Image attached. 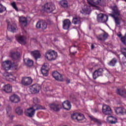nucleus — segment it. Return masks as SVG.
Returning <instances> with one entry per match:
<instances>
[{
    "label": "nucleus",
    "mask_w": 126,
    "mask_h": 126,
    "mask_svg": "<svg viewBox=\"0 0 126 126\" xmlns=\"http://www.w3.org/2000/svg\"><path fill=\"white\" fill-rule=\"evenodd\" d=\"M36 28H38V29H40L41 28L42 29V25H40V26L38 25V22L36 24Z\"/></svg>",
    "instance_id": "49530a36"
},
{
    "label": "nucleus",
    "mask_w": 126,
    "mask_h": 126,
    "mask_svg": "<svg viewBox=\"0 0 126 126\" xmlns=\"http://www.w3.org/2000/svg\"><path fill=\"white\" fill-rule=\"evenodd\" d=\"M7 40H9V41H11V38L7 37Z\"/></svg>",
    "instance_id": "603ef678"
},
{
    "label": "nucleus",
    "mask_w": 126,
    "mask_h": 126,
    "mask_svg": "<svg viewBox=\"0 0 126 126\" xmlns=\"http://www.w3.org/2000/svg\"><path fill=\"white\" fill-rule=\"evenodd\" d=\"M110 8L112 10V12L109 14V16L114 18L116 25H120L121 24V19L119 18V16H121V11L116 5L110 7Z\"/></svg>",
    "instance_id": "f257e3e1"
},
{
    "label": "nucleus",
    "mask_w": 126,
    "mask_h": 126,
    "mask_svg": "<svg viewBox=\"0 0 126 126\" xmlns=\"http://www.w3.org/2000/svg\"><path fill=\"white\" fill-rule=\"evenodd\" d=\"M15 113L18 116H22L23 115V110L20 106H18L15 109Z\"/></svg>",
    "instance_id": "2f4dec72"
},
{
    "label": "nucleus",
    "mask_w": 126,
    "mask_h": 126,
    "mask_svg": "<svg viewBox=\"0 0 126 126\" xmlns=\"http://www.w3.org/2000/svg\"><path fill=\"white\" fill-rule=\"evenodd\" d=\"M48 70L44 69V67H41V73L44 76H47L48 75Z\"/></svg>",
    "instance_id": "c9c22d12"
},
{
    "label": "nucleus",
    "mask_w": 126,
    "mask_h": 126,
    "mask_svg": "<svg viewBox=\"0 0 126 126\" xmlns=\"http://www.w3.org/2000/svg\"><path fill=\"white\" fill-rule=\"evenodd\" d=\"M118 63V60L116 58L112 59L108 63V64L110 66H115L117 63Z\"/></svg>",
    "instance_id": "473e14b6"
},
{
    "label": "nucleus",
    "mask_w": 126,
    "mask_h": 126,
    "mask_svg": "<svg viewBox=\"0 0 126 126\" xmlns=\"http://www.w3.org/2000/svg\"><path fill=\"white\" fill-rule=\"evenodd\" d=\"M71 25V22L69 19H65L63 21V29L65 30H68L69 27Z\"/></svg>",
    "instance_id": "f8f14e48"
},
{
    "label": "nucleus",
    "mask_w": 126,
    "mask_h": 126,
    "mask_svg": "<svg viewBox=\"0 0 126 126\" xmlns=\"http://www.w3.org/2000/svg\"><path fill=\"white\" fill-rule=\"evenodd\" d=\"M31 108L35 112H36V111H37V110H43V109H44V107H43V106L37 104L33 105Z\"/></svg>",
    "instance_id": "cd10ccee"
},
{
    "label": "nucleus",
    "mask_w": 126,
    "mask_h": 126,
    "mask_svg": "<svg viewBox=\"0 0 126 126\" xmlns=\"http://www.w3.org/2000/svg\"><path fill=\"white\" fill-rule=\"evenodd\" d=\"M60 4L61 7L64 8V9H67L69 7V5H68V2L66 0H62L60 2Z\"/></svg>",
    "instance_id": "dca6fc26"
},
{
    "label": "nucleus",
    "mask_w": 126,
    "mask_h": 126,
    "mask_svg": "<svg viewBox=\"0 0 126 126\" xmlns=\"http://www.w3.org/2000/svg\"><path fill=\"white\" fill-rule=\"evenodd\" d=\"M10 101L12 103H19L20 102V97L17 94H13L9 97Z\"/></svg>",
    "instance_id": "9b49d317"
},
{
    "label": "nucleus",
    "mask_w": 126,
    "mask_h": 126,
    "mask_svg": "<svg viewBox=\"0 0 126 126\" xmlns=\"http://www.w3.org/2000/svg\"><path fill=\"white\" fill-rule=\"evenodd\" d=\"M115 111L116 114H125L126 112V109L122 107H116Z\"/></svg>",
    "instance_id": "b1692460"
},
{
    "label": "nucleus",
    "mask_w": 126,
    "mask_h": 126,
    "mask_svg": "<svg viewBox=\"0 0 126 126\" xmlns=\"http://www.w3.org/2000/svg\"><path fill=\"white\" fill-rule=\"evenodd\" d=\"M2 66L5 70H9L11 68V61L7 60L2 63Z\"/></svg>",
    "instance_id": "1a4fd4ad"
},
{
    "label": "nucleus",
    "mask_w": 126,
    "mask_h": 126,
    "mask_svg": "<svg viewBox=\"0 0 126 126\" xmlns=\"http://www.w3.org/2000/svg\"><path fill=\"white\" fill-rule=\"evenodd\" d=\"M111 118L112 119L109 121L110 124H114L118 123V119L117 118L114 117H111Z\"/></svg>",
    "instance_id": "f704fd0d"
},
{
    "label": "nucleus",
    "mask_w": 126,
    "mask_h": 126,
    "mask_svg": "<svg viewBox=\"0 0 126 126\" xmlns=\"http://www.w3.org/2000/svg\"><path fill=\"white\" fill-rule=\"evenodd\" d=\"M82 19L79 16L74 17L72 20V23L75 25L81 24V20Z\"/></svg>",
    "instance_id": "a211bd4d"
},
{
    "label": "nucleus",
    "mask_w": 126,
    "mask_h": 126,
    "mask_svg": "<svg viewBox=\"0 0 126 126\" xmlns=\"http://www.w3.org/2000/svg\"><path fill=\"white\" fill-rule=\"evenodd\" d=\"M6 111H7V113H8V111H7V109H6Z\"/></svg>",
    "instance_id": "5fc2aeb1"
},
{
    "label": "nucleus",
    "mask_w": 126,
    "mask_h": 126,
    "mask_svg": "<svg viewBox=\"0 0 126 126\" xmlns=\"http://www.w3.org/2000/svg\"><path fill=\"white\" fill-rule=\"evenodd\" d=\"M32 81L31 77H24L22 79L21 83L24 86H29L32 84Z\"/></svg>",
    "instance_id": "20e7f679"
},
{
    "label": "nucleus",
    "mask_w": 126,
    "mask_h": 126,
    "mask_svg": "<svg viewBox=\"0 0 126 126\" xmlns=\"http://www.w3.org/2000/svg\"><path fill=\"white\" fill-rule=\"evenodd\" d=\"M26 64L28 66H32L33 64H34V62L32 60H28Z\"/></svg>",
    "instance_id": "e433bc0d"
},
{
    "label": "nucleus",
    "mask_w": 126,
    "mask_h": 126,
    "mask_svg": "<svg viewBox=\"0 0 126 126\" xmlns=\"http://www.w3.org/2000/svg\"><path fill=\"white\" fill-rule=\"evenodd\" d=\"M93 76L94 79H96L97 78V77H99V76H99V74L98 73V72H97L95 70L93 74Z\"/></svg>",
    "instance_id": "ea45409f"
},
{
    "label": "nucleus",
    "mask_w": 126,
    "mask_h": 126,
    "mask_svg": "<svg viewBox=\"0 0 126 126\" xmlns=\"http://www.w3.org/2000/svg\"><path fill=\"white\" fill-rule=\"evenodd\" d=\"M50 108L51 110L55 111H60V109L62 108V106L60 104H57L56 103H52L50 104Z\"/></svg>",
    "instance_id": "ddd939ff"
},
{
    "label": "nucleus",
    "mask_w": 126,
    "mask_h": 126,
    "mask_svg": "<svg viewBox=\"0 0 126 126\" xmlns=\"http://www.w3.org/2000/svg\"><path fill=\"white\" fill-rule=\"evenodd\" d=\"M42 67H44V69H46V70H48V67H49V64L47 63H44V65H43L42 66Z\"/></svg>",
    "instance_id": "c03bdc74"
},
{
    "label": "nucleus",
    "mask_w": 126,
    "mask_h": 126,
    "mask_svg": "<svg viewBox=\"0 0 126 126\" xmlns=\"http://www.w3.org/2000/svg\"><path fill=\"white\" fill-rule=\"evenodd\" d=\"M94 48H95V46H94V44H92L91 49L92 50H93V49H94Z\"/></svg>",
    "instance_id": "09e8293b"
},
{
    "label": "nucleus",
    "mask_w": 126,
    "mask_h": 126,
    "mask_svg": "<svg viewBox=\"0 0 126 126\" xmlns=\"http://www.w3.org/2000/svg\"><path fill=\"white\" fill-rule=\"evenodd\" d=\"M85 119L84 115L82 114L78 113L77 121L80 122L81 121H83Z\"/></svg>",
    "instance_id": "72a5a7b5"
},
{
    "label": "nucleus",
    "mask_w": 126,
    "mask_h": 126,
    "mask_svg": "<svg viewBox=\"0 0 126 126\" xmlns=\"http://www.w3.org/2000/svg\"><path fill=\"white\" fill-rule=\"evenodd\" d=\"M6 10V8L2 4H0V13H2V12H4V11H5Z\"/></svg>",
    "instance_id": "4c0bfd02"
},
{
    "label": "nucleus",
    "mask_w": 126,
    "mask_h": 126,
    "mask_svg": "<svg viewBox=\"0 0 126 126\" xmlns=\"http://www.w3.org/2000/svg\"><path fill=\"white\" fill-rule=\"evenodd\" d=\"M55 9H56L55 5L51 3H47L44 6V10L46 11V12H52V11H54Z\"/></svg>",
    "instance_id": "423d86ee"
},
{
    "label": "nucleus",
    "mask_w": 126,
    "mask_h": 126,
    "mask_svg": "<svg viewBox=\"0 0 126 126\" xmlns=\"http://www.w3.org/2000/svg\"><path fill=\"white\" fill-rule=\"evenodd\" d=\"M102 113L105 115H111L112 114V109L110 106L107 105H103L102 107Z\"/></svg>",
    "instance_id": "9d476101"
},
{
    "label": "nucleus",
    "mask_w": 126,
    "mask_h": 126,
    "mask_svg": "<svg viewBox=\"0 0 126 126\" xmlns=\"http://www.w3.org/2000/svg\"><path fill=\"white\" fill-rule=\"evenodd\" d=\"M76 53H77V52H72L71 53L72 55H73V56H74V55H75V54H76Z\"/></svg>",
    "instance_id": "3c124183"
},
{
    "label": "nucleus",
    "mask_w": 126,
    "mask_h": 126,
    "mask_svg": "<svg viewBox=\"0 0 126 126\" xmlns=\"http://www.w3.org/2000/svg\"><path fill=\"white\" fill-rule=\"evenodd\" d=\"M88 3L90 6L85 5L84 8L82 9L83 12L82 13L85 14H90L91 13V7H94L96 8L97 6L94 4H99L101 2V0H87ZM93 2L94 4H93Z\"/></svg>",
    "instance_id": "f03ea898"
},
{
    "label": "nucleus",
    "mask_w": 126,
    "mask_h": 126,
    "mask_svg": "<svg viewBox=\"0 0 126 126\" xmlns=\"http://www.w3.org/2000/svg\"><path fill=\"white\" fill-rule=\"evenodd\" d=\"M108 38V33H105L96 36V38L99 41H105Z\"/></svg>",
    "instance_id": "6ab92c4d"
},
{
    "label": "nucleus",
    "mask_w": 126,
    "mask_h": 126,
    "mask_svg": "<svg viewBox=\"0 0 126 126\" xmlns=\"http://www.w3.org/2000/svg\"><path fill=\"white\" fill-rule=\"evenodd\" d=\"M89 117L91 121L92 122H94V123L96 124V125H100L102 124V123L101 122V121L95 118V117H94V116H89Z\"/></svg>",
    "instance_id": "c85d7f7f"
},
{
    "label": "nucleus",
    "mask_w": 126,
    "mask_h": 126,
    "mask_svg": "<svg viewBox=\"0 0 126 126\" xmlns=\"http://www.w3.org/2000/svg\"><path fill=\"white\" fill-rule=\"evenodd\" d=\"M78 116V113H73L71 116L72 120H77Z\"/></svg>",
    "instance_id": "58836bf2"
},
{
    "label": "nucleus",
    "mask_w": 126,
    "mask_h": 126,
    "mask_svg": "<svg viewBox=\"0 0 126 126\" xmlns=\"http://www.w3.org/2000/svg\"><path fill=\"white\" fill-rule=\"evenodd\" d=\"M33 102L34 104H37V103H39V99H38V98L34 97V98H33Z\"/></svg>",
    "instance_id": "a18cd8bd"
},
{
    "label": "nucleus",
    "mask_w": 126,
    "mask_h": 126,
    "mask_svg": "<svg viewBox=\"0 0 126 126\" xmlns=\"http://www.w3.org/2000/svg\"><path fill=\"white\" fill-rule=\"evenodd\" d=\"M11 4L12 7H13L16 11H18V8L16 6V2H13L12 3H11Z\"/></svg>",
    "instance_id": "a19ab883"
},
{
    "label": "nucleus",
    "mask_w": 126,
    "mask_h": 126,
    "mask_svg": "<svg viewBox=\"0 0 126 126\" xmlns=\"http://www.w3.org/2000/svg\"><path fill=\"white\" fill-rule=\"evenodd\" d=\"M4 76L5 77V79L7 80V81H13L14 77L13 75L8 73L7 74H4Z\"/></svg>",
    "instance_id": "393cba45"
},
{
    "label": "nucleus",
    "mask_w": 126,
    "mask_h": 126,
    "mask_svg": "<svg viewBox=\"0 0 126 126\" xmlns=\"http://www.w3.org/2000/svg\"><path fill=\"white\" fill-rule=\"evenodd\" d=\"M58 57V53L54 50H49L45 54V58L48 61H54L57 59Z\"/></svg>",
    "instance_id": "7ed1b4c3"
},
{
    "label": "nucleus",
    "mask_w": 126,
    "mask_h": 126,
    "mask_svg": "<svg viewBox=\"0 0 126 126\" xmlns=\"http://www.w3.org/2000/svg\"><path fill=\"white\" fill-rule=\"evenodd\" d=\"M52 76L55 79H56L57 81H63V75L61 74L60 72H58V71H54L52 73Z\"/></svg>",
    "instance_id": "6e6552de"
},
{
    "label": "nucleus",
    "mask_w": 126,
    "mask_h": 126,
    "mask_svg": "<svg viewBox=\"0 0 126 126\" xmlns=\"http://www.w3.org/2000/svg\"><path fill=\"white\" fill-rule=\"evenodd\" d=\"M2 90L6 93H11L12 91V87L9 84L5 85L2 87Z\"/></svg>",
    "instance_id": "2eb2a0df"
},
{
    "label": "nucleus",
    "mask_w": 126,
    "mask_h": 126,
    "mask_svg": "<svg viewBox=\"0 0 126 126\" xmlns=\"http://www.w3.org/2000/svg\"><path fill=\"white\" fill-rule=\"evenodd\" d=\"M40 90H41V86L38 84H33L30 87V91L32 94H37L40 92Z\"/></svg>",
    "instance_id": "39448f33"
},
{
    "label": "nucleus",
    "mask_w": 126,
    "mask_h": 126,
    "mask_svg": "<svg viewBox=\"0 0 126 126\" xmlns=\"http://www.w3.org/2000/svg\"><path fill=\"white\" fill-rule=\"evenodd\" d=\"M17 40L20 44L25 45L26 44V37L23 36H20L17 37Z\"/></svg>",
    "instance_id": "412c9836"
},
{
    "label": "nucleus",
    "mask_w": 126,
    "mask_h": 126,
    "mask_svg": "<svg viewBox=\"0 0 126 126\" xmlns=\"http://www.w3.org/2000/svg\"><path fill=\"white\" fill-rule=\"evenodd\" d=\"M117 93L118 95L122 96V97H125L126 95V92L124 89H117Z\"/></svg>",
    "instance_id": "a878e982"
},
{
    "label": "nucleus",
    "mask_w": 126,
    "mask_h": 126,
    "mask_svg": "<svg viewBox=\"0 0 126 126\" xmlns=\"http://www.w3.org/2000/svg\"><path fill=\"white\" fill-rule=\"evenodd\" d=\"M74 47H76V45H74Z\"/></svg>",
    "instance_id": "864d4df0"
},
{
    "label": "nucleus",
    "mask_w": 126,
    "mask_h": 126,
    "mask_svg": "<svg viewBox=\"0 0 126 126\" xmlns=\"http://www.w3.org/2000/svg\"><path fill=\"white\" fill-rule=\"evenodd\" d=\"M121 41L124 45H126V35L123 36L121 38Z\"/></svg>",
    "instance_id": "79ce46f5"
},
{
    "label": "nucleus",
    "mask_w": 126,
    "mask_h": 126,
    "mask_svg": "<svg viewBox=\"0 0 126 126\" xmlns=\"http://www.w3.org/2000/svg\"><path fill=\"white\" fill-rule=\"evenodd\" d=\"M117 35H118V37H119V38L121 37H122V34H121V33L118 34Z\"/></svg>",
    "instance_id": "8fccbe9b"
},
{
    "label": "nucleus",
    "mask_w": 126,
    "mask_h": 126,
    "mask_svg": "<svg viewBox=\"0 0 126 126\" xmlns=\"http://www.w3.org/2000/svg\"><path fill=\"white\" fill-rule=\"evenodd\" d=\"M35 110H32L31 107L27 110L26 115L30 118H33L35 115Z\"/></svg>",
    "instance_id": "f3484780"
},
{
    "label": "nucleus",
    "mask_w": 126,
    "mask_h": 126,
    "mask_svg": "<svg viewBox=\"0 0 126 126\" xmlns=\"http://www.w3.org/2000/svg\"><path fill=\"white\" fill-rule=\"evenodd\" d=\"M19 22L22 24L23 26H27V23H28L27 18L24 17H20L19 18Z\"/></svg>",
    "instance_id": "4be33fe9"
},
{
    "label": "nucleus",
    "mask_w": 126,
    "mask_h": 126,
    "mask_svg": "<svg viewBox=\"0 0 126 126\" xmlns=\"http://www.w3.org/2000/svg\"><path fill=\"white\" fill-rule=\"evenodd\" d=\"M38 25L39 26L42 25L41 29L43 30L47 29V27H48V24H47V22H45V21H40L38 22Z\"/></svg>",
    "instance_id": "5701e85b"
},
{
    "label": "nucleus",
    "mask_w": 126,
    "mask_h": 126,
    "mask_svg": "<svg viewBox=\"0 0 126 126\" xmlns=\"http://www.w3.org/2000/svg\"><path fill=\"white\" fill-rule=\"evenodd\" d=\"M121 52L122 53V55H124L125 58L123 59V64L126 67V48H122L121 49Z\"/></svg>",
    "instance_id": "c756f323"
},
{
    "label": "nucleus",
    "mask_w": 126,
    "mask_h": 126,
    "mask_svg": "<svg viewBox=\"0 0 126 126\" xmlns=\"http://www.w3.org/2000/svg\"><path fill=\"white\" fill-rule=\"evenodd\" d=\"M17 26L15 23H13L12 25L8 24V29L11 31V32H16Z\"/></svg>",
    "instance_id": "aec40b11"
},
{
    "label": "nucleus",
    "mask_w": 126,
    "mask_h": 126,
    "mask_svg": "<svg viewBox=\"0 0 126 126\" xmlns=\"http://www.w3.org/2000/svg\"><path fill=\"white\" fill-rule=\"evenodd\" d=\"M63 108L67 111H69L71 109V104H70V102L68 100H66L63 103Z\"/></svg>",
    "instance_id": "4468645a"
},
{
    "label": "nucleus",
    "mask_w": 126,
    "mask_h": 126,
    "mask_svg": "<svg viewBox=\"0 0 126 126\" xmlns=\"http://www.w3.org/2000/svg\"><path fill=\"white\" fill-rule=\"evenodd\" d=\"M96 71H97V72L98 73V74L100 76L102 75V74L103 73V71H104V70H103V68L98 69L96 70Z\"/></svg>",
    "instance_id": "37998d69"
},
{
    "label": "nucleus",
    "mask_w": 126,
    "mask_h": 126,
    "mask_svg": "<svg viewBox=\"0 0 126 126\" xmlns=\"http://www.w3.org/2000/svg\"><path fill=\"white\" fill-rule=\"evenodd\" d=\"M108 16L104 14H99L97 16V20L98 22H102L103 23L107 22L108 21Z\"/></svg>",
    "instance_id": "0eeeda50"
},
{
    "label": "nucleus",
    "mask_w": 126,
    "mask_h": 126,
    "mask_svg": "<svg viewBox=\"0 0 126 126\" xmlns=\"http://www.w3.org/2000/svg\"><path fill=\"white\" fill-rule=\"evenodd\" d=\"M10 57L12 60H16V59H18L19 57V53L17 52H11L10 54Z\"/></svg>",
    "instance_id": "7c9ffc66"
},
{
    "label": "nucleus",
    "mask_w": 126,
    "mask_h": 126,
    "mask_svg": "<svg viewBox=\"0 0 126 126\" xmlns=\"http://www.w3.org/2000/svg\"><path fill=\"white\" fill-rule=\"evenodd\" d=\"M66 82H67V83H70V80L68 78H67Z\"/></svg>",
    "instance_id": "de8ad7c7"
},
{
    "label": "nucleus",
    "mask_w": 126,
    "mask_h": 126,
    "mask_svg": "<svg viewBox=\"0 0 126 126\" xmlns=\"http://www.w3.org/2000/svg\"><path fill=\"white\" fill-rule=\"evenodd\" d=\"M32 55L33 57L37 60V59H40L41 58V55L40 54V52L38 51H34L32 52Z\"/></svg>",
    "instance_id": "bb28decb"
}]
</instances>
